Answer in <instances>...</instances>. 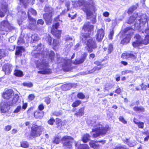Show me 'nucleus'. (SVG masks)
Masks as SVG:
<instances>
[{
  "instance_id": "obj_43",
  "label": "nucleus",
  "mask_w": 149,
  "mask_h": 149,
  "mask_svg": "<svg viewBox=\"0 0 149 149\" xmlns=\"http://www.w3.org/2000/svg\"><path fill=\"white\" fill-rule=\"evenodd\" d=\"M6 55L4 50L0 49V59L5 56Z\"/></svg>"
},
{
  "instance_id": "obj_28",
  "label": "nucleus",
  "mask_w": 149,
  "mask_h": 149,
  "mask_svg": "<svg viewBox=\"0 0 149 149\" xmlns=\"http://www.w3.org/2000/svg\"><path fill=\"white\" fill-rule=\"evenodd\" d=\"M138 120L135 118L133 119L134 122L136 125H137L139 128L143 129L144 127V123L143 122H137Z\"/></svg>"
},
{
  "instance_id": "obj_10",
  "label": "nucleus",
  "mask_w": 149,
  "mask_h": 149,
  "mask_svg": "<svg viewBox=\"0 0 149 149\" xmlns=\"http://www.w3.org/2000/svg\"><path fill=\"white\" fill-rule=\"evenodd\" d=\"M46 13L43 15V17L48 24H50L52 21V16L53 9L52 8L46 7L45 8Z\"/></svg>"
},
{
  "instance_id": "obj_46",
  "label": "nucleus",
  "mask_w": 149,
  "mask_h": 149,
  "mask_svg": "<svg viewBox=\"0 0 149 149\" xmlns=\"http://www.w3.org/2000/svg\"><path fill=\"white\" fill-rule=\"evenodd\" d=\"M77 97L81 99H83L85 98V96L82 93H79L77 95Z\"/></svg>"
},
{
  "instance_id": "obj_64",
  "label": "nucleus",
  "mask_w": 149,
  "mask_h": 149,
  "mask_svg": "<svg viewBox=\"0 0 149 149\" xmlns=\"http://www.w3.org/2000/svg\"><path fill=\"white\" fill-rule=\"evenodd\" d=\"M34 98V96L33 95L31 94L29 95V99L30 100H33Z\"/></svg>"
},
{
  "instance_id": "obj_40",
  "label": "nucleus",
  "mask_w": 149,
  "mask_h": 149,
  "mask_svg": "<svg viewBox=\"0 0 149 149\" xmlns=\"http://www.w3.org/2000/svg\"><path fill=\"white\" fill-rule=\"evenodd\" d=\"M136 8V6H133L131 7L128 10V13L129 14H130Z\"/></svg>"
},
{
  "instance_id": "obj_24",
  "label": "nucleus",
  "mask_w": 149,
  "mask_h": 149,
  "mask_svg": "<svg viewBox=\"0 0 149 149\" xmlns=\"http://www.w3.org/2000/svg\"><path fill=\"white\" fill-rule=\"evenodd\" d=\"M132 34V33L131 34H129L127 35L126 37L121 41V43L123 44H126L129 43Z\"/></svg>"
},
{
  "instance_id": "obj_11",
  "label": "nucleus",
  "mask_w": 149,
  "mask_h": 149,
  "mask_svg": "<svg viewBox=\"0 0 149 149\" xmlns=\"http://www.w3.org/2000/svg\"><path fill=\"white\" fill-rule=\"evenodd\" d=\"M11 29V26L6 20L0 22V30L7 31Z\"/></svg>"
},
{
  "instance_id": "obj_29",
  "label": "nucleus",
  "mask_w": 149,
  "mask_h": 149,
  "mask_svg": "<svg viewBox=\"0 0 149 149\" xmlns=\"http://www.w3.org/2000/svg\"><path fill=\"white\" fill-rule=\"evenodd\" d=\"M103 66V65H101L100 66V67H95L91 70L84 72L83 73V74L86 75L88 74L93 73L97 70H99L102 68Z\"/></svg>"
},
{
  "instance_id": "obj_31",
  "label": "nucleus",
  "mask_w": 149,
  "mask_h": 149,
  "mask_svg": "<svg viewBox=\"0 0 149 149\" xmlns=\"http://www.w3.org/2000/svg\"><path fill=\"white\" fill-rule=\"evenodd\" d=\"M133 110L134 111L136 112H144L145 111V109L144 108L141 106L138 107H135L133 108Z\"/></svg>"
},
{
  "instance_id": "obj_60",
  "label": "nucleus",
  "mask_w": 149,
  "mask_h": 149,
  "mask_svg": "<svg viewBox=\"0 0 149 149\" xmlns=\"http://www.w3.org/2000/svg\"><path fill=\"white\" fill-rule=\"evenodd\" d=\"M15 38L14 37H10L9 39V41L11 42H13L15 40Z\"/></svg>"
},
{
  "instance_id": "obj_62",
  "label": "nucleus",
  "mask_w": 149,
  "mask_h": 149,
  "mask_svg": "<svg viewBox=\"0 0 149 149\" xmlns=\"http://www.w3.org/2000/svg\"><path fill=\"white\" fill-rule=\"evenodd\" d=\"M76 16V14L74 15H71L70 14H68V17H70L71 19H73Z\"/></svg>"
},
{
  "instance_id": "obj_32",
  "label": "nucleus",
  "mask_w": 149,
  "mask_h": 149,
  "mask_svg": "<svg viewBox=\"0 0 149 149\" xmlns=\"http://www.w3.org/2000/svg\"><path fill=\"white\" fill-rule=\"evenodd\" d=\"M7 6H4L0 9V16L3 17L4 16V13L6 11Z\"/></svg>"
},
{
  "instance_id": "obj_19",
  "label": "nucleus",
  "mask_w": 149,
  "mask_h": 149,
  "mask_svg": "<svg viewBox=\"0 0 149 149\" xmlns=\"http://www.w3.org/2000/svg\"><path fill=\"white\" fill-rule=\"evenodd\" d=\"M55 124L56 125V127L59 129H61L62 126L64 125V124H63V122L62 120L58 118L56 119Z\"/></svg>"
},
{
  "instance_id": "obj_25",
  "label": "nucleus",
  "mask_w": 149,
  "mask_h": 149,
  "mask_svg": "<svg viewBox=\"0 0 149 149\" xmlns=\"http://www.w3.org/2000/svg\"><path fill=\"white\" fill-rule=\"evenodd\" d=\"M51 33L57 38H59L61 36V31H60L57 30L53 28L52 29L51 31Z\"/></svg>"
},
{
  "instance_id": "obj_47",
  "label": "nucleus",
  "mask_w": 149,
  "mask_h": 149,
  "mask_svg": "<svg viewBox=\"0 0 149 149\" xmlns=\"http://www.w3.org/2000/svg\"><path fill=\"white\" fill-rule=\"evenodd\" d=\"M113 149H129L125 146H116Z\"/></svg>"
},
{
  "instance_id": "obj_1",
  "label": "nucleus",
  "mask_w": 149,
  "mask_h": 149,
  "mask_svg": "<svg viewBox=\"0 0 149 149\" xmlns=\"http://www.w3.org/2000/svg\"><path fill=\"white\" fill-rule=\"evenodd\" d=\"M93 126L94 127H95L92 130V132H95L92 135V136L94 138H97L100 136H105L109 130V127H104L100 123H98Z\"/></svg>"
},
{
  "instance_id": "obj_7",
  "label": "nucleus",
  "mask_w": 149,
  "mask_h": 149,
  "mask_svg": "<svg viewBox=\"0 0 149 149\" xmlns=\"http://www.w3.org/2000/svg\"><path fill=\"white\" fill-rule=\"evenodd\" d=\"M73 6L75 8L78 6L81 7V9L86 13L88 17L92 14V12L90 10V6L86 2L83 1L82 2L79 1L77 3L74 2L73 4Z\"/></svg>"
},
{
  "instance_id": "obj_36",
  "label": "nucleus",
  "mask_w": 149,
  "mask_h": 149,
  "mask_svg": "<svg viewBox=\"0 0 149 149\" xmlns=\"http://www.w3.org/2000/svg\"><path fill=\"white\" fill-rule=\"evenodd\" d=\"M78 149H89L88 146L86 144H80Z\"/></svg>"
},
{
  "instance_id": "obj_39",
  "label": "nucleus",
  "mask_w": 149,
  "mask_h": 149,
  "mask_svg": "<svg viewBox=\"0 0 149 149\" xmlns=\"http://www.w3.org/2000/svg\"><path fill=\"white\" fill-rule=\"evenodd\" d=\"M55 121V120L53 117L51 118L47 121V123L48 124L53 125Z\"/></svg>"
},
{
  "instance_id": "obj_48",
  "label": "nucleus",
  "mask_w": 149,
  "mask_h": 149,
  "mask_svg": "<svg viewBox=\"0 0 149 149\" xmlns=\"http://www.w3.org/2000/svg\"><path fill=\"white\" fill-rule=\"evenodd\" d=\"M83 36L84 37L82 38V39L83 41H84L89 38V33H88V34L87 33H84Z\"/></svg>"
},
{
  "instance_id": "obj_14",
  "label": "nucleus",
  "mask_w": 149,
  "mask_h": 149,
  "mask_svg": "<svg viewBox=\"0 0 149 149\" xmlns=\"http://www.w3.org/2000/svg\"><path fill=\"white\" fill-rule=\"evenodd\" d=\"M104 35V30L101 29L98 30L96 34V39L97 41L100 42L103 39Z\"/></svg>"
},
{
  "instance_id": "obj_3",
  "label": "nucleus",
  "mask_w": 149,
  "mask_h": 149,
  "mask_svg": "<svg viewBox=\"0 0 149 149\" xmlns=\"http://www.w3.org/2000/svg\"><path fill=\"white\" fill-rule=\"evenodd\" d=\"M137 14H134L133 15L131 16L127 22V23L130 24L133 22H135L134 24V26L136 27L137 28L138 27L141 26L143 25L146 23L147 21V17L145 15H143V17H144L143 19L142 17L141 18L139 17H137Z\"/></svg>"
},
{
  "instance_id": "obj_23",
  "label": "nucleus",
  "mask_w": 149,
  "mask_h": 149,
  "mask_svg": "<svg viewBox=\"0 0 149 149\" xmlns=\"http://www.w3.org/2000/svg\"><path fill=\"white\" fill-rule=\"evenodd\" d=\"M96 143H97L96 141L91 140L89 142V145L91 148L94 149H97L100 147V146L96 144Z\"/></svg>"
},
{
  "instance_id": "obj_16",
  "label": "nucleus",
  "mask_w": 149,
  "mask_h": 149,
  "mask_svg": "<svg viewBox=\"0 0 149 149\" xmlns=\"http://www.w3.org/2000/svg\"><path fill=\"white\" fill-rule=\"evenodd\" d=\"M65 39L66 41L65 44L67 45L66 49L68 50L73 45L72 42H70L72 41V39L68 36H65Z\"/></svg>"
},
{
  "instance_id": "obj_27",
  "label": "nucleus",
  "mask_w": 149,
  "mask_h": 149,
  "mask_svg": "<svg viewBox=\"0 0 149 149\" xmlns=\"http://www.w3.org/2000/svg\"><path fill=\"white\" fill-rule=\"evenodd\" d=\"M25 49L22 47H17L16 55H22V53L24 51Z\"/></svg>"
},
{
  "instance_id": "obj_55",
  "label": "nucleus",
  "mask_w": 149,
  "mask_h": 149,
  "mask_svg": "<svg viewBox=\"0 0 149 149\" xmlns=\"http://www.w3.org/2000/svg\"><path fill=\"white\" fill-rule=\"evenodd\" d=\"M59 25V24L58 23H56L54 25H53L52 29L54 28V29L56 30H57Z\"/></svg>"
},
{
  "instance_id": "obj_49",
  "label": "nucleus",
  "mask_w": 149,
  "mask_h": 149,
  "mask_svg": "<svg viewBox=\"0 0 149 149\" xmlns=\"http://www.w3.org/2000/svg\"><path fill=\"white\" fill-rule=\"evenodd\" d=\"M119 121L122 122L124 124H126L127 122L124 119V118L122 116H120L118 118Z\"/></svg>"
},
{
  "instance_id": "obj_13",
  "label": "nucleus",
  "mask_w": 149,
  "mask_h": 149,
  "mask_svg": "<svg viewBox=\"0 0 149 149\" xmlns=\"http://www.w3.org/2000/svg\"><path fill=\"white\" fill-rule=\"evenodd\" d=\"M87 45L88 47L87 49L89 52H92L93 51L92 49L95 48L97 47L95 41L91 39L88 40Z\"/></svg>"
},
{
  "instance_id": "obj_21",
  "label": "nucleus",
  "mask_w": 149,
  "mask_h": 149,
  "mask_svg": "<svg viewBox=\"0 0 149 149\" xmlns=\"http://www.w3.org/2000/svg\"><path fill=\"white\" fill-rule=\"evenodd\" d=\"M122 58L124 59L127 58H136V56L135 55L127 53H123L122 55Z\"/></svg>"
},
{
  "instance_id": "obj_53",
  "label": "nucleus",
  "mask_w": 149,
  "mask_h": 149,
  "mask_svg": "<svg viewBox=\"0 0 149 149\" xmlns=\"http://www.w3.org/2000/svg\"><path fill=\"white\" fill-rule=\"evenodd\" d=\"M53 114L54 115L58 116L61 115V113L60 112L58 111H54L53 113Z\"/></svg>"
},
{
  "instance_id": "obj_54",
  "label": "nucleus",
  "mask_w": 149,
  "mask_h": 149,
  "mask_svg": "<svg viewBox=\"0 0 149 149\" xmlns=\"http://www.w3.org/2000/svg\"><path fill=\"white\" fill-rule=\"evenodd\" d=\"M113 30L111 31L110 32V34L109 36V38L111 40L112 39L113 37Z\"/></svg>"
},
{
  "instance_id": "obj_42",
  "label": "nucleus",
  "mask_w": 149,
  "mask_h": 149,
  "mask_svg": "<svg viewBox=\"0 0 149 149\" xmlns=\"http://www.w3.org/2000/svg\"><path fill=\"white\" fill-rule=\"evenodd\" d=\"M23 85L24 86L29 88L33 86V84L31 82L24 83L23 84Z\"/></svg>"
},
{
  "instance_id": "obj_22",
  "label": "nucleus",
  "mask_w": 149,
  "mask_h": 149,
  "mask_svg": "<svg viewBox=\"0 0 149 149\" xmlns=\"http://www.w3.org/2000/svg\"><path fill=\"white\" fill-rule=\"evenodd\" d=\"M85 107L80 108L78 111L77 112L74 114L77 117H81L83 116L84 113V109Z\"/></svg>"
},
{
  "instance_id": "obj_41",
  "label": "nucleus",
  "mask_w": 149,
  "mask_h": 149,
  "mask_svg": "<svg viewBox=\"0 0 149 149\" xmlns=\"http://www.w3.org/2000/svg\"><path fill=\"white\" fill-rule=\"evenodd\" d=\"M22 107L20 105L17 106L14 111L13 112L14 113H17L20 112L21 109Z\"/></svg>"
},
{
  "instance_id": "obj_51",
  "label": "nucleus",
  "mask_w": 149,
  "mask_h": 149,
  "mask_svg": "<svg viewBox=\"0 0 149 149\" xmlns=\"http://www.w3.org/2000/svg\"><path fill=\"white\" fill-rule=\"evenodd\" d=\"M113 49V46L111 44H110L109 45L108 52L109 53H110Z\"/></svg>"
},
{
  "instance_id": "obj_20",
  "label": "nucleus",
  "mask_w": 149,
  "mask_h": 149,
  "mask_svg": "<svg viewBox=\"0 0 149 149\" xmlns=\"http://www.w3.org/2000/svg\"><path fill=\"white\" fill-rule=\"evenodd\" d=\"M43 111H40L38 110H36L33 113L34 117L36 118H41L43 115Z\"/></svg>"
},
{
  "instance_id": "obj_26",
  "label": "nucleus",
  "mask_w": 149,
  "mask_h": 149,
  "mask_svg": "<svg viewBox=\"0 0 149 149\" xmlns=\"http://www.w3.org/2000/svg\"><path fill=\"white\" fill-rule=\"evenodd\" d=\"M87 54V53H84V54L83 57H82L80 59H77L74 62V63L76 64H79L83 63L86 59Z\"/></svg>"
},
{
  "instance_id": "obj_8",
  "label": "nucleus",
  "mask_w": 149,
  "mask_h": 149,
  "mask_svg": "<svg viewBox=\"0 0 149 149\" xmlns=\"http://www.w3.org/2000/svg\"><path fill=\"white\" fill-rule=\"evenodd\" d=\"M42 128L41 126H38L36 124H33L31 127L30 136L31 137L36 138L40 136L42 133Z\"/></svg>"
},
{
  "instance_id": "obj_17",
  "label": "nucleus",
  "mask_w": 149,
  "mask_h": 149,
  "mask_svg": "<svg viewBox=\"0 0 149 149\" xmlns=\"http://www.w3.org/2000/svg\"><path fill=\"white\" fill-rule=\"evenodd\" d=\"M12 68V65L10 64H7L4 65L3 67V70L5 72L6 74H8L11 71Z\"/></svg>"
},
{
  "instance_id": "obj_2",
  "label": "nucleus",
  "mask_w": 149,
  "mask_h": 149,
  "mask_svg": "<svg viewBox=\"0 0 149 149\" xmlns=\"http://www.w3.org/2000/svg\"><path fill=\"white\" fill-rule=\"evenodd\" d=\"M73 140V138L68 136H63L61 140L60 137L57 136L54 137L52 143L54 144H58L61 140L62 141L63 146L66 148L70 149L72 147V142L71 140Z\"/></svg>"
},
{
  "instance_id": "obj_5",
  "label": "nucleus",
  "mask_w": 149,
  "mask_h": 149,
  "mask_svg": "<svg viewBox=\"0 0 149 149\" xmlns=\"http://www.w3.org/2000/svg\"><path fill=\"white\" fill-rule=\"evenodd\" d=\"M37 68L39 70L38 73L42 74H49L51 72V70L49 68L48 62L44 60H39L36 63Z\"/></svg>"
},
{
  "instance_id": "obj_6",
  "label": "nucleus",
  "mask_w": 149,
  "mask_h": 149,
  "mask_svg": "<svg viewBox=\"0 0 149 149\" xmlns=\"http://www.w3.org/2000/svg\"><path fill=\"white\" fill-rule=\"evenodd\" d=\"M136 41L132 43V45L134 47L141 48L142 45H147L149 43V35H146L144 40H143L141 36L139 34H136L134 36Z\"/></svg>"
},
{
  "instance_id": "obj_58",
  "label": "nucleus",
  "mask_w": 149,
  "mask_h": 149,
  "mask_svg": "<svg viewBox=\"0 0 149 149\" xmlns=\"http://www.w3.org/2000/svg\"><path fill=\"white\" fill-rule=\"evenodd\" d=\"M44 23V21L42 19H39L37 21L38 24L42 25Z\"/></svg>"
},
{
  "instance_id": "obj_52",
  "label": "nucleus",
  "mask_w": 149,
  "mask_h": 149,
  "mask_svg": "<svg viewBox=\"0 0 149 149\" xmlns=\"http://www.w3.org/2000/svg\"><path fill=\"white\" fill-rule=\"evenodd\" d=\"M44 106L42 104H40L38 106V109L40 111L43 110L44 109Z\"/></svg>"
},
{
  "instance_id": "obj_59",
  "label": "nucleus",
  "mask_w": 149,
  "mask_h": 149,
  "mask_svg": "<svg viewBox=\"0 0 149 149\" xmlns=\"http://www.w3.org/2000/svg\"><path fill=\"white\" fill-rule=\"evenodd\" d=\"M52 41V38L49 35L48 36V44L49 45H51V42Z\"/></svg>"
},
{
  "instance_id": "obj_44",
  "label": "nucleus",
  "mask_w": 149,
  "mask_h": 149,
  "mask_svg": "<svg viewBox=\"0 0 149 149\" xmlns=\"http://www.w3.org/2000/svg\"><path fill=\"white\" fill-rule=\"evenodd\" d=\"M31 1H33V0H20V1L21 4L25 5L27 2L30 3Z\"/></svg>"
},
{
  "instance_id": "obj_45",
  "label": "nucleus",
  "mask_w": 149,
  "mask_h": 149,
  "mask_svg": "<svg viewBox=\"0 0 149 149\" xmlns=\"http://www.w3.org/2000/svg\"><path fill=\"white\" fill-rule=\"evenodd\" d=\"M34 107H30L27 111V113L28 114L30 115L32 113L33 111Z\"/></svg>"
},
{
  "instance_id": "obj_37",
  "label": "nucleus",
  "mask_w": 149,
  "mask_h": 149,
  "mask_svg": "<svg viewBox=\"0 0 149 149\" xmlns=\"http://www.w3.org/2000/svg\"><path fill=\"white\" fill-rule=\"evenodd\" d=\"M31 39L33 41H34L38 40L39 39V38L37 34H34L32 35Z\"/></svg>"
},
{
  "instance_id": "obj_30",
  "label": "nucleus",
  "mask_w": 149,
  "mask_h": 149,
  "mask_svg": "<svg viewBox=\"0 0 149 149\" xmlns=\"http://www.w3.org/2000/svg\"><path fill=\"white\" fill-rule=\"evenodd\" d=\"M90 136L88 134H84L82 137V141L84 143H87L90 140Z\"/></svg>"
},
{
  "instance_id": "obj_4",
  "label": "nucleus",
  "mask_w": 149,
  "mask_h": 149,
  "mask_svg": "<svg viewBox=\"0 0 149 149\" xmlns=\"http://www.w3.org/2000/svg\"><path fill=\"white\" fill-rule=\"evenodd\" d=\"M42 44H40L39 45L36 50L33 51L32 52V54L33 55H38L40 56L49 57L51 59V61L54 60V53L53 52L50 51V54L48 50H43L44 49H42L41 48Z\"/></svg>"
},
{
  "instance_id": "obj_63",
  "label": "nucleus",
  "mask_w": 149,
  "mask_h": 149,
  "mask_svg": "<svg viewBox=\"0 0 149 149\" xmlns=\"http://www.w3.org/2000/svg\"><path fill=\"white\" fill-rule=\"evenodd\" d=\"M71 61L70 60H68L65 63V64L66 66H69L70 65V63Z\"/></svg>"
},
{
  "instance_id": "obj_35",
  "label": "nucleus",
  "mask_w": 149,
  "mask_h": 149,
  "mask_svg": "<svg viewBox=\"0 0 149 149\" xmlns=\"http://www.w3.org/2000/svg\"><path fill=\"white\" fill-rule=\"evenodd\" d=\"M14 74L17 77H21L23 75V73L20 70H15L14 71Z\"/></svg>"
},
{
  "instance_id": "obj_38",
  "label": "nucleus",
  "mask_w": 149,
  "mask_h": 149,
  "mask_svg": "<svg viewBox=\"0 0 149 149\" xmlns=\"http://www.w3.org/2000/svg\"><path fill=\"white\" fill-rule=\"evenodd\" d=\"M59 42L55 40H53V48L54 49H56V48L58 46Z\"/></svg>"
},
{
  "instance_id": "obj_61",
  "label": "nucleus",
  "mask_w": 149,
  "mask_h": 149,
  "mask_svg": "<svg viewBox=\"0 0 149 149\" xmlns=\"http://www.w3.org/2000/svg\"><path fill=\"white\" fill-rule=\"evenodd\" d=\"M65 5L67 8V11H68L70 9V2H66Z\"/></svg>"
},
{
  "instance_id": "obj_18",
  "label": "nucleus",
  "mask_w": 149,
  "mask_h": 149,
  "mask_svg": "<svg viewBox=\"0 0 149 149\" xmlns=\"http://www.w3.org/2000/svg\"><path fill=\"white\" fill-rule=\"evenodd\" d=\"M93 27V25L90 24L89 22L87 23L84 25L82 31H91Z\"/></svg>"
},
{
  "instance_id": "obj_57",
  "label": "nucleus",
  "mask_w": 149,
  "mask_h": 149,
  "mask_svg": "<svg viewBox=\"0 0 149 149\" xmlns=\"http://www.w3.org/2000/svg\"><path fill=\"white\" fill-rule=\"evenodd\" d=\"M28 106L27 103H23L22 108L24 110L26 109Z\"/></svg>"
},
{
  "instance_id": "obj_34",
  "label": "nucleus",
  "mask_w": 149,
  "mask_h": 149,
  "mask_svg": "<svg viewBox=\"0 0 149 149\" xmlns=\"http://www.w3.org/2000/svg\"><path fill=\"white\" fill-rule=\"evenodd\" d=\"M20 146L24 148H28L29 145L27 141H22L20 142Z\"/></svg>"
},
{
  "instance_id": "obj_9",
  "label": "nucleus",
  "mask_w": 149,
  "mask_h": 149,
  "mask_svg": "<svg viewBox=\"0 0 149 149\" xmlns=\"http://www.w3.org/2000/svg\"><path fill=\"white\" fill-rule=\"evenodd\" d=\"M31 13L34 15H36L37 14V12L35 10L32 8H30L28 10V16L29 22V24L28 26V28L29 29L32 30L35 28L36 24V21L30 16V14Z\"/></svg>"
},
{
  "instance_id": "obj_12",
  "label": "nucleus",
  "mask_w": 149,
  "mask_h": 149,
  "mask_svg": "<svg viewBox=\"0 0 149 149\" xmlns=\"http://www.w3.org/2000/svg\"><path fill=\"white\" fill-rule=\"evenodd\" d=\"M14 95V91L11 89H8L6 90L3 94L2 97L5 100H10Z\"/></svg>"
},
{
  "instance_id": "obj_15",
  "label": "nucleus",
  "mask_w": 149,
  "mask_h": 149,
  "mask_svg": "<svg viewBox=\"0 0 149 149\" xmlns=\"http://www.w3.org/2000/svg\"><path fill=\"white\" fill-rule=\"evenodd\" d=\"M10 108V105L8 103H5L3 104H1L0 110L1 113H6L9 111Z\"/></svg>"
},
{
  "instance_id": "obj_33",
  "label": "nucleus",
  "mask_w": 149,
  "mask_h": 149,
  "mask_svg": "<svg viewBox=\"0 0 149 149\" xmlns=\"http://www.w3.org/2000/svg\"><path fill=\"white\" fill-rule=\"evenodd\" d=\"M13 96V98L11 100L12 102H21L19 100V97L18 94H16L15 95H14Z\"/></svg>"
},
{
  "instance_id": "obj_56",
  "label": "nucleus",
  "mask_w": 149,
  "mask_h": 149,
  "mask_svg": "<svg viewBox=\"0 0 149 149\" xmlns=\"http://www.w3.org/2000/svg\"><path fill=\"white\" fill-rule=\"evenodd\" d=\"M131 71L127 70L123 71L121 72V74L122 75H125L127 74L130 73Z\"/></svg>"
},
{
  "instance_id": "obj_50",
  "label": "nucleus",
  "mask_w": 149,
  "mask_h": 149,
  "mask_svg": "<svg viewBox=\"0 0 149 149\" xmlns=\"http://www.w3.org/2000/svg\"><path fill=\"white\" fill-rule=\"evenodd\" d=\"M12 127L10 125H7L5 126L4 130L8 132L11 129Z\"/></svg>"
}]
</instances>
